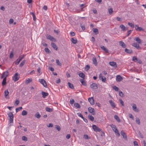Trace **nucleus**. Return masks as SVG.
I'll use <instances>...</instances> for the list:
<instances>
[{"mask_svg": "<svg viewBox=\"0 0 146 146\" xmlns=\"http://www.w3.org/2000/svg\"><path fill=\"white\" fill-rule=\"evenodd\" d=\"M112 130L115 132L116 135L118 136H119L120 134L118 130L117 129L116 126L115 125H111Z\"/></svg>", "mask_w": 146, "mask_h": 146, "instance_id": "f257e3e1", "label": "nucleus"}, {"mask_svg": "<svg viewBox=\"0 0 146 146\" xmlns=\"http://www.w3.org/2000/svg\"><path fill=\"white\" fill-rule=\"evenodd\" d=\"M9 72L8 71H6L3 73L1 76V78H7V77L8 76Z\"/></svg>", "mask_w": 146, "mask_h": 146, "instance_id": "6e6552de", "label": "nucleus"}, {"mask_svg": "<svg viewBox=\"0 0 146 146\" xmlns=\"http://www.w3.org/2000/svg\"><path fill=\"white\" fill-rule=\"evenodd\" d=\"M120 27L123 31H125V27L123 25H121L120 26Z\"/></svg>", "mask_w": 146, "mask_h": 146, "instance_id": "c85d7f7f", "label": "nucleus"}, {"mask_svg": "<svg viewBox=\"0 0 146 146\" xmlns=\"http://www.w3.org/2000/svg\"><path fill=\"white\" fill-rule=\"evenodd\" d=\"M99 78L100 80H102L103 82H105L106 81V78L103 76V75L102 74H100L99 75Z\"/></svg>", "mask_w": 146, "mask_h": 146, "instance_id": "0eeeda50", "label": "nucleus"}, {"mask_svg": "<svg viewBox=\"0 0 146 146\" xmlns=\"http://www.w3.org/2000/svg\"><path fill=\"white\" fill-rule=\"evenodd\" d=\"M101 48L103 50L106 52H108V50L104 46H101Z\"/></svg>", "mask_w": 146, "mask_h": 146, "instance_id": "412c9836", "label": "nucleus"}, {"mask_svg": "<svg viewBox=\"0 0 146 146\" xmlns=\"http://www.w3.org/2000/svg\"><path fill=\"white\" fill-rule=\"evenodd\" d=\"M42 94V97L44 98H45L48 95V93L47 92H46L42 91L41 92Z\"/></svg>", "mask_w": 146, "mask_h": 146, "instance_id": "dca6fc26", "label": "nucleus"}, {"mask_svg": "<svg viewBox=\"0 0 146 146\" xmlns=\"http://www.w3.org/2000/svg\"><path fill=\"white\" fill-rule=\"evenodd\" d=\"M119 43L120 46H125V44L122 41H120Z\"/></svg>", "mask_w": 146, "mask_h": 146, "instance_id": "603ef678", "label": "nucleus"}, {"mask_svg": "<svg viewBox=\"0 0 146 146\" xmlns=\"http://www.w3.org/2000/svg\"><path fill=\"white\" fill-rule=\"evenodd\" d=\"M66 137L67 139H68L70 137V134H68L66 135Z\"/></svg>", "mask_w": 146, "mask_h": 146, "instance_id": "338daca9", "label": "nucleus"}, {"mask_svg": "<svg viewBox=\"0 0 146 146\" xmlns=\"http://www.w3.org/2000/svg\"><path fill=\"white\" fill-rule=\"evenodd\" d=\"M68 85L69 87L71 89H73L74 88L73 85L70 83L68 82Z\"/></svg>", "mask_w": 146, "mask_h": 146, "instance_id": "bb28decb", "label": "nucleus"}, {"mask_svg": "<svg viewBox=\"0 0 146 146\" xmlns=\"http://www.w3.org/2000/svg\"><path fill=\"white\" fill-rule=\"evenodd\" d=\"M71 41L73 43L75 44L77 42V40L72 38H71Z\"/></svg>", "mask_w": 146, "mask_h": 146, "instance_id": "a19ab883", "label": "nucleus"}, {"mask_svg": "<svg viewBox=\"0 0 146 146\" xmlns=\"http://www.w3.org/2000/svg\"><path fill=\"white\" fill-rule=\"evenodd\" d=\"M109 103L112 107L113 108H115V104L112 100H110Z\"/></svg>", "mask_w": 146, "mask_h": 146, "instance_id": "6ab92c4d", "label": "nucleus"}, {"mask_svg": "<svg viewBox=\"0 0 146 146\" xmlns=\"http://www.w3.org/2000/svg\"><path fill=\"white\" fill-rule=\"evenodd\" d=\"M90 87L91 88L94 89H96L98 88L97 85L95 83H93L91 84Z\"/></svg>", "mask_w": 146, "mask_h": 146, "instance_id": "2eb2a0df", "label": "nucleus"}, {"mask_svg": "<svg viewBox=\"0 0 146 146\" xmlns=\"http://www.w3.org/2000/svg\"><path fill=\"white\" fill-rule=\"evenodd\" d=\"M78 116H79L80 117H81L82 118H84V117L82 115V114L81 113H78Z\"/></svg>", "mask_w": 146, "mask_h": 146, "instance_id": "69168bd1", "label": "nucleus"}, {"mask_svg": "<svg viewBox=\"0 0 146 146\" xmlns=\"http://www.w3.org/2000/svg\"><path fill=\"white\" fill-rule=\"evenodd\" d=\"M88 117L91 121H93L94 120V118L92 115H89Z\"/></svg>", "mask_w": 146, "mask_h": 146, "instance_id": "7c9ffc66", "label": "nucleus"}, {"mask_svg": "<svg viewBox=\"0 0 146 146\" xmlns=\"http://www.w3.org/2000/svg\"><path fill=\"white\" fill-rule=\"evenodd\" d=\"M38 81L42 84L45 87H47V85L46 81L43 79H40L38 80Z\"/></svg>", "mask_w": 146, "mask_h": 146, "instance_id": "7ed1b4c3", "label": "nucleus"}, {"mask_svg": "<svg viewBox=\"0 0 146 146\" xmlns=\"http://www.w3.org/2000/svg\"><path fill=\"white\" fill-rule=\"evenodd\" d=\"M79 76L80 77L82 78L83 79L85 78V74L82 72H81L79 74Z\"/></svg>", "mask_w": 146, "mask_h": 146, "instance_id": "4be33fe9", "label": "nucleus"}, {"mask_svg": "<svg viewBox=\"0 0 146 146\" xmlns=\"http://www.w3.org/2000/svg\"><path fill=\"white\" fill-rule=\"evenodd\" d=\"M132 60L133 61L136 62L137 60V58L136 57L133 56L132 58Z\"/></svg>", "mask_w": 146, "mask_h": 146, "instance_id": "4d7b16f0", "label": "nucleus"}, {"mask_svg": "<svg viewBox=\"0 0 146 146\" xmlns=\"http://www.w3.org/2000/svg\"><path fill=\"white\" fill-rule=\"evenodd\" d=\"M22 139L24 141H26L27 140V137L24 136H22Z\"/></svg>", "mask_w": 146, "mask_h": 146, "instance_id": "ea45409f", "label": "nucleus"}, {"mask_svg": "<svg viewBox=\"0 0 146 146\" xmlns=\"http://www.w3.org/2000/svg\"><path fill=\"white\" fill-rule=\"evenodd\" d=\"M136 122V123L138 124V125L140 124V121L138 117H136V118L135 120Z\"/></svg>", "mask_w": 146, "mask_h": 146, "instance_id": "e433bc0d", "label": "nucleus"}, {"mask_svg": "<svg viewBox=\"0 0 146 146\" xmlns=\"http://www.w3.org/2000/svg\"><path fill=\"white\" fill-rule=\"evenodd\" d=\"M37 71L38 73V75L40 76V75L41 73H40V67H39L37 70Z\"/></svg>", "mask_w": 146, "mask_h": 146, "instance_id": "a18cd8bd", "label": "nucleus"}, {"mask_svg": "<svg viewBox=\"0 0 146 146\" xmlns=\"http://www.w3.org/2000/svg\"><path fill=\"white\" fill-rule=\"evenodd\" d=\"M125 51L128 54H131L133 52V51L132 50L130 49H128L127 48L125 49Z\"/></svg>", "mask_w": 146, "mask_h": 146, "instance_id": "a211bd4d", "label": "nucleus"}, {"mask_svg": "<svg viewBox=\"0 0 146 146\" xmlns=\"http://www.w3.org/2000/svg\"><path fill=\"white\" fill-rule=\"evenodd\" d=\"M134 40H135L138 43H139L141 44V40L140 38L138 37H135Z\"/></svg>", "mask_w": 146, "mask_h": 146, "instance_id": "f3484780", "label": "nucleus"}, {"mask_svg": "<svg viewBox=\"0 0 146 146\" xmlns=\"http://www.w3.org/2000/svg\"><path fill=\"white\" fill-rule=\"evenodd\" d=\"M9 120L10 123H12L13 122V118H9Z\"/></svg>", "mask_w": 146, "mask_h": 146, "instance_id": "680f3d73", "label": "nucleus"}, {"mask_svg": "<svg viewBox=\"0 0 146 146\" xmlns=\"http://www.w3.org/2000/svg\"><path fill=\"white\" fill-rule=\"evenodd\" d=\"M116 79L117 82H120L122 80L123 78L120 75H118L116 76Z\"/></svg>", "mask_w": 146, "mask_h": 146, "instance_id": "9b49d317", "label": "nucleus"}, {"mask_svg": "<svg viewBox=\"0 0 146 146\" xmlns=\"http://www.w3.org/2000/svg\"><path fill=\"white\" fill-rule=\"evenodd\" d=\"M24 57V56H19V58L17 59V60H19V61H21L23 58Z\"/></svg>", "mask_w": 146, "mask_h": 146, "instance_id": "6e6d98bb", "label": "nucleus"}, {"mask_svg": "<svg viewBox=\"0 0 146 146\" xmlns=\"http://www.w3.org/2000/svg\"><path fill=\"white\" fill-rule=\"evenodd\" d=\"M84 138L86 139H87L88 138V136L87 135H84Z\"/></svg>", "mask_w": 146, "mask_h": 146, "instance_id": "e2e57ef3", "label": "nucleus"}, {"mask_svg": "<svg viewBox=\"0 0 146 146\" xmlns=\"http://www.w3.org/2000/svg\"><path fill=\"white\" fill-rule=\"evenodd\" d=\"M119 96L121 97H122L123 96V94L121 91H119Z\"/></svg>", "mask_w": 146, "mask_h": 146, "instance_id": "864d4df0", "label": "nucleus"}, {"mask_svg": "<svg viewBox=\"0 0 146 146\" xmlns=\"http://www.w3.org/2000/svg\"><path fill=\"white\" fill-rule=\"evenodd\" d=\"M88 100L91 105H93L94 104V101L93 97L89 98H88Z\"/></svg>", "mask_w": 146, "mask_h": 146, "instance_id": "1a4fd4ad", "label": "nucleus"}, {"mask_svg": "<svg viewBox=\"0 0 146 146\" xmlns=\"http://www.w3.org/2000/svg\"><path fill=\"white\" fill-rule=\"evenodd\" d=\"M53 126V125L52 123H49V125H47V127H52Z\"/></svg>", "mask_w": 146, "mask_h": 146, "instance_id": "774afa93", "label": "nucleus"}, {"mask_svg": "<svg viewBox=\"0 0 146 146\" xmlns=\"http://www.w3.org/2000/svg\"><path fill=\"white\" fill-rule=\"evenodd\" d=\"M25 60H23L20 64L19 66H23L25 64Z\"/></svg>", "mask_w": 146, "mask_h": 146, "instance_id": "09e8293b", "label": "nucleus"}, {"mask_svg": "<svg viewBox=\"0 0 146 146\" xmlns=\"http://www.w3.org/2000/svg\"><path fill=\"white\" fill-rule=\"evenodd\" d=\"M56 63L59 66H61L62 65L61 63L60 62L59 60L58 59L56 60Z\"/></svg>", "mask_w": 146, "mask_h": 146, "instance_id": "79ce46f5", "label": "nucleus"}, {"mask_svg": "<svg viewBox=\"0 0 146 146\" xmlns=\"http://www.w3.org/2000/svg\"><path fill=\"white\" fill-rule=\"evenodd\" d=\"M6 84H7V83H6V78H4L2 82V85L4 86V85H6Z\"/></svg>", "mask_w": 146, "mask_h": 146, "instance_id": "b1692460", "label": "nucleus"}, {"mask_svg": "<svg viewBox=\"0 0 146 146\" xmlns=\"http://www.w3.org/2000/svg\"><path fill=\"white\" fill-rule=\"evenodd\" d=\"M90 66H89V65H86V66L85 67V69L86 71H87L89 70V69H90Z\"/></svg>", "mask_w": 146, "mask_h": 146, "instance_id": "58836bf2", "label": "nucleus"}, {"mask_svg": "<svg viewBox=\"0 0 146 146\" xmlns=\"http://www.w3.org/2000/svg\"><path fill=\"white\" fill-rule=\"evenodd\" d=\"M46 36L47 39L49 40L52 42H55L56 41V39L55 38L50 35L47 34L46 35Z\"/></svg>", "mask_w": 146, "mask_h": 146, "instance_id": "f03ea898", "label": "nucleus"}, {"mask_svg": "<svg viewBox=\"0 0 146 146\" xmlns=\"http://www.w3.org/2000/svg\"><path fill=\"white\" fill-rule=\"evenodd\" d=\"M92 30L94 33H96V34H97L98 33V29L96 28H93Z\"/></svg>", "mask_w": 146, "mask_h": 146, "instance_id": "c756f323", "label": "nucleus"}, {"mask_svg": "<svg viewBox=\"0 0 146 146\" xmlns=\"http://www.w3.org/2000/svg\"><path fill=\"white\" fill-rule=\"evenodd\" d=\"M121 135L123 136V137L124 139L126 140L127 139V136L123 131H121Z\"/></svg>", "mask_w": 146, "mask_h": 146, "instance_id": "4468645a", "label": "nucleus"}, {"mask_svg": "<svg viewBox=\"0 0 146 146\" xmlns=\"http://www.w3.org/2000/svg\"><path fill=\"white\" fill-rule=\"evenodd\" d=\"M19 78L20 77L18 73H16L13 76V79L14 81L16 82L18 80Z\"/></svg>", "mask_w": 146, "mask_h": 146, "instance_id": "20e7f679", "label": "nucleus"}, {"mask_svg": "<svg viewBox=\"0 0 146 146\" xmlns=\"http://www.w3.org/2000/svg\"><path fill=\"white\" fill-rule=\"evenodd\" d=\"M74 101L73 99H72L70 100V103L72 105L74 103Z\"/></svg>", "mask_w": 146, "mask_h": 146, "instance_id": "5fc2aeb1", "label": "nucleus"}, {"mask_svg": "<svg viewBox=\"0 0 146 146\" xmlns=\"http://www.w3.org/2000/svg\"><path fill=\"white\" fill-rule=\"evenodd\" d=\"M133 144L134 146H139L137 142L136 141H134Z\"/></svg>", "mask_w": 146, "mask_h": 146, "instance_id": "bf43d9fd", "label": "nucleus"}, {"mask_svg": "<svg viewBox=\"0 0 146 146\" xmlns=\"http://www.w3.org/2000/svg\"><path fill=\"white\" fill-rule=\"evenodd\" d=\"M128 25H129L131 27L133 28L134 27V25L131 23H129L128 24Z\"/></svg>", "mask_w": 146, "mask_h": 146, "instance_id": "3c124183", "label": "nucleus"}, {"mask_svg": "<svg viewBox=\"0 0 146 146\" xmlns=\"http://www.w3.org/2000/svg\"><path fill=\"white\" fill-rule=\"evenodd\" d=\"M74 106L78 108H80V105L78 103H75L74 104Z\"/></svg>", "mask_w": 146, "mask_h": 146, "instance_id": "393cba45", "label": "nucleus"}, {"mask_svg": "<svg viewBox=\"0 0 146 146\" xmlns=\"http://www.w3.org/2000/svg\"><path fill=\"white\" fill-rule=\"evenodd\" d=\"M23 108L22 107H21L16 109V111L17 113L18 111H19L22 109Z\"/></svg>", "mask_w": 146, "mask_h": 146, "instance_id": "de8ad7c7", "label": "nucleus"}, {"mask_svg": "<svg viewBox=\"0 0 146 146\" xmlns=\"http://www.w3.org/2000/svg\"><path fill=\"white\" fill-rule=\"evenodd\" d=\"M80 81L82 84V85L86 86V84L84 80V79H81L80 80Z\"/></svg>", "mask_w": 146, "mask_h": 146, "instance_id": "5701e85b", "label": "nucleus"}, {"mask_svg": "<svg viewBox=\"0 0 146 146\" xmlns=\"http://www.w3.org/2000/svg\"><path fill=\"white\" fill-rule=\"evenodd\" d=\"M113 12V9L110 8L108 9V12L111 15Z\"/></svg>", "mask_w": 146, "mask_h": 146, "instance_id": "f704fd0d", "label": "nucleus"}, {"mask_svg": "<svg viewBox=\"0 0 146 146\" xmlns=\"http://www.w3.org/2000/svg\"><path fill=\"white\" fill-rule=\"evenodd\" d=\"M14 56V54H13V52H11L10 55V58H13Z\"/></svg>", "mask_w": 146, "mask_h": 146, "instance_id": "052dcab7", "label": "nucleus"}, {"mask_svg": "<svg viewBox=\"0 0 146 146\" xmlns=\"http://www.w3.org/2000/svg\"><path fill=\"white\" fill-rule=\"evenodd\" d=\"M92 61L94 64L96 65L97 64L96 59L95 57H94L92 59Z\"/></svg>", "mask_w": 146, "mask_h": 146, "instance_id": "cd10ccee", "label": "nucleus"}, {"mask_svg": "<svg viewBox=\"0 0 146 146\" xmlns=\"http://www.w3.org/2000/svg\"><path fill=\"white\" fill-rule=\"evenodd\" d=\"M92 127L95 131L100 132L101 131V129L95 125H92Z\"/></svg>", "mask_w": 146, "mask_h": 146, "instance_id": "39448f33", "label": "nucleus"}, {"mask_svg": "<svg viewBox=\"0 0 146 146\" xmlns=\"http://www.w3.org/2000/svg\"><path fill=\"white\" fill-rule=\"evenodd\" d=\"M109 64L111 66H113L115 68L117 67L116 63L114 62H109Z\"/></svg>", "mask_w": 146, "mask_h": 146, "instance_id": "ddd939ff", "label": "nucleus"}, {"mask_svg": "<svg viewBox=\"0 0 146 146\" xmlns=\"http://www.w3.org/2000/svg\"><path fill=\"white\" fill-rule=\"evenodd\" d=\"M132 31V30H130L127 32V36H128L131 33Z\"/></svg>", "mask_w": 146, "mask_h": 146, "instance_id": "0e129e2a", "label": "nucleus"}, {"mask_svg": "<svg viewBox=\"0 0 146 146\" xmlns=\"http://www.w3.org/2000/svg\"><path fill=\"white\" fill-rule=\"evenodd\" d=\"M8 115L9 118H13V113L12 112H10L9 113Z\"/></svg>", "mask_w": 146, "mask_h": 146, "instance_id": "c9c22d12", "label": "nucleus"}, {"mask_svg": "<svg viewBox=\"0 0 146 146\" xmlns=\"http://www.w3.org/2000/svg\"><path fill=\"white\" fill-rule=\"evenodd\" d=\"M119 102H120V104H121V105L122 106H124V102L122 101V100L121 99H119Z\"/></svg>", "mask_w": 146, "mask_h": 146, "instance_id": "8fccbe9b", "label": "nucleus"}, {"mask_svg": "<svg viewBox=\"0 0 146 146\" xmlns=\"http://www.w3.org/2000/svg\"><path fill=\"white\" fill-rule=\"evenodd\" d=\"M131 106H132V109L134 111L137 112L139 111V109L137 108L136 105L135 104H132Z\"/></svg>", "mask_w": 146, "mask_h": 146, "instance_id": "423d86ee", "label": "nucleus"}, {"mask_svg": "<svg viewBox=\"0 0 146 146\" xmlns=\"http://www.w3.org/2000/svg\"><path fill=\"white\" fill-rule=\"evenodd\" d=\"M44 50L46 52L48 53H50L51 52L49 49L47 48H45L44 49Z\"/></svg>", "mask_w": 146, "mask_h": 146, "instance_id": "37998d69", "label": "nucleus"}, {"mask_svg": "<svg viewBox=\"0 0 146 146\" xmlns=\"http://www.w3.org/2000/svg\"><path fill=\"white\" fill-rule=\"evenodd\" d=\"M27 112L25 110H23L22 113V115L23 116H25L27 115Z\"/></svg>", "mask_w": 146, "mask_h": 146, "instance_id": "473e14b6", "label": "nucleus"}, {"mask_svg": "<svg viewBox=\"0 0 146 146\" xmlns=\"http://www.w3.org/2000/svg\"><path fill=\"white\" fill-rule=\"evenodd\" d=\"M114 118L118 122H120V120L119 117L117 115H115L114 116Z\"/></svg>", "mask_w": 146, "mask_h": 146, "instance_id": "aec40b11", "label": "nucleus"}, {"mask_svg": "<svg viewBox=\"0 0 146 146\" xmlns=\"http://www.w3.org/2000/svg\"><path fill=\"white\" fill-rule=\"evenodd\" d=\"M55 128L58 131H60L61 129L59 125H56Z\"/></svg>", "mask_w": 146, "mask_h": 146, "instance_id": "49530a36", "label": "nucleus"}, {"mask_svg": "<svg viewBox=\"0 0 146 146\" xmlns=\"http://www.w3.org/2000/svg\"><path fill=\"white\" fill-rule=\"evenodd\" d=\"M35 117L37 118H39L41 117V115L38 112H37L35 114Z\"/></svg>", "mask_w": 146, "mask_h": 146, "instance_id": "a878e982", "label": "nucleus"}, {"mask_svg": "<svg viewBox=\"0 0 146 146\" xmlns=\"http://www.w3.org/2000/svg\"><path fill=\"white\" fill-rule=\"evenodd\" d=\"M135 29L137 31H143V29L141 27H139L138 25H136L135 26Z\"/></svg>", "mask_w": 146, "mask_h": 146, "instance_id": "f8f14e48", "label": "nucleus"}, {"mask_svg": "<svg viewBox=\"0 0 146 146\" xmlns=\"http://www.w3.org/2000/svg\"><path fill=\"white\" fill-rule=\"evenodd\" d=\"M32 81V80L31 79L28 78L26 80L25 83L26 84H28L29 83L31 82Z\"/></svg>", "mask_w": 146, "mask_h": 146, "instance_id": "2f4dec72", "label": "nucleus"}, {"mask_svg": "<svg viewBox=\"0 0 146 146\" xmlns=\"http://www.w3.org/2000/svg\"><path fill=\"white\" fill-rule=\"evenodd\" d=\"M46 111L48 112H51L52 111V110L51 109L48 107H46L45 108Z\"/></svg>", "mask_w": 146, "mask_h": 146, "instance_id": "72a5a7b5", "label": "nucleus"}, {"mask_svg": "<svg viewBox=\"0 0 146 146\" xmlns=\"http://www.w3.org/2000/svg\"><path fill=\"white\" fill-rule=\"evenodd\" d=\"M9 92L7 90H6L5 91L4 94H5V97H7L9 94Z\"/></svg>", "mask_w": 146, "mask_h": 146, "instance_id": "4c0bfd02", "label": "nucleus"}, {"mask_svg": "<svg viewBox=\"0 0 146 146\" xmlns=\"http://www.w3.org/2000/svg\"><path fill=\"white\" fill-rule=\"evenodd\" d=\"M113 89L116 91H118L119 90L118 88L116 86H114L113 87Z\"/></svg>", "mask_w": 146, "mask_h": 146, "instance_id": "c03bdc74", "label": "nucleus"}, {"mask_svg": "<svg viewBox=\"0 0 146 146\" xmlns=\"http://www.w3.org/2000/svg\"><path fill=\"white\" fill-rule=\"evenodd\" d=\"M89 111L91 113H92V114L94 115L95 114L94 110V108L91 107H89L88 108Z\"/></svg>", "mask_w": 146, "mask_h": 146, "instance_id": "9d476101", "label": "nucleus"}, {"mask_svg": "<svg viewBox=\"0 0 146 146\" xmlns=\"http://www.w3.org/2000/svg\"><path fill=\"white\" fill-rule=\"evenodd\" d=\"M14 21V20L13 19H11L9 21V23L10 24H12Z\"/></svg>", "mask_w": 146, "mask_h": 146, "instance_id": "13d9d810", "label": "nucleus"}]
</instances>
